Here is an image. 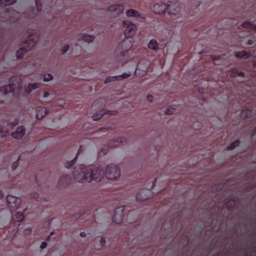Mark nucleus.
Instances as JSON below:
<instances>
[{
	"instance_id": "1",
	"label": "nucleus",
	"mask_w": 256,
	"mask_h": 256,
	"mask_svg": "<svg viewBox=\"0 0 256 256\" xmlns=\"http://www.w3.org/2000/svg\"><path fill=\"white\" fill-rule=\"evenodd\" d=\"M104 172L102 166L85 168L80 166L74 172L73 178L76 182H100L104 178Z\"/></svg>"
},
{
	"instance_id": "2",
	"label": "nucleus",
	"mask_w": 256,
	"mask_h": 256,
	"mask_svg": "<svg viewBox=\"0 0 256 256\" xmlns=\"http://www.w3.org/2000/svg\"><path fill=\"white\" fill-rule=\"evenodd\" d=\"M27 32L28 34V40L26 42H24L22 45V47L16 52V56L18 59L22 58L26 52L32 49L38 40V34L35 30L28 28L27 30Z\"/></svg>"
},
{
	"instance_id": "3",
	"label": "nucleus",
	"mask_w": 256,
	"mask_h": 256,
	"mask_svg": "<svg viewBox=\"0 0 256 256\" xmlns=\"http://www.w3.org/2000/svg\"><path fill=\"white\" fill-rule=\"evenodd\" d=\"M22 89V80L17 77H12L10 78V83L9 85L0 88V96H3L12 92H14V94L17 96L21 93Z\"/></svg>"
},
{
	"instance_id": "4",
	"label": "nucleus",
	"mask_w": 256,
	"mask_h": 256,
	"mask_svg": "<svg viewBox=\"0 0 256 256\" xmlns=\"http://www.w3.org/2000/svg\"><path fill=\"white\" fill-rule=\"evenodd\" d=\"M121 175V171L118 166L114 164L107 165L105 168L104 176L108 180H117Z\"/></svg>"
},
{
	"instance_id": "5",
	"label": "nucleus",
	"mask_w": 256,
	"mask_h": 256,
	"mask_svg": "<svg viewBox=\"0 0 256 256\" xmlns=\"http://www.w3.org/2000/svg\"><path fill=\"white\" fill-rule=\"evenodd\" d=\"M124 28V34L126 38H131L136 33V26L129 20H124L122 22Z\"/></svg>"
},
{
	"instance_id": "6",
	"label": "nucleus",
	"mask_w": 256,
	"mask_h": 256,
	"mask_svg": "<svg viewBox=\"0 0 256 256\" xmlns=\"http://www.w3.org/2000/svg\"><path fill=\"white\" fill-rule=\"evenodd\" d=\"M124 10V7L121 4L111 5L105 10L110 18H116L121 15Z\"/></svg>"
},
{
	"instance_id": "7",
	"label": "nucleus",
	"mask_w": 256,
	"mask_h": 256,
	"mask_svg": "<svg viewBox=\"0 0 256 256\" xmlns=\"http://www.w3.org/2000/svg\"><path fill=\"white\" fill-rule=\"evenodd\" d=\"M150 62L148 60H141L138 63L134 73L141 76H144L149 69Z\"/></svg>"
},
{
	"instance_id": "8",
	"label": "nucleus",
	"mask_w": 256,
	"mask_h": 256,
	"mask_svg": "<svg viewBox=\"0 0 256 256\" xmlns=\"http://www.w3.org/2000/svg\"><path fill=\"white\" fill-rule=\"evenodd\" d=\"M181 12V8L178 3L170 2L166 6V15L176 16Z\"/></svg>"
},
{
	"instance_id": "9",
	"label": "nucleus",
	"mask_w": 256,
	"mask_h": 256,
	"mask_svg": "<svg viewBox=\"0 0 256 256\" xmlns=\"http://www.w3.org/2000/svg\"><path fill=\"white\" fill-rule=\"evenodd\" d=\"M6 202L8 206L13 210L18 209L20 207L21 200L20 198L12 194L6 196Z\"/></svg>"
},
{
	"instance_id": "10",
	"label": "nucleus",
	"mask_w": 256,
	"mask_h": 256,
	"mask_svg": "<svg viewBox=\"0 0 256 256\" xmlns=\"http://www.w3.org/2000/svg\"><path fill=\"white\" fill-rule=\"evenodd\" d=\"M132 46V40L125 38L118 44L116 50L124 53L128 52Z\"/></svg>"
},
{
	"instance_id": "11",
	"label": "nucleus",
	"mask_w": 256,
	"mask_h": 256,
	"mask_svg": "<svg viewBox=\"0 0 256 256\" xmlns=\"http://www.w3.org/2000/svg\"><path fill=\"white\" fill-rule=\"evenodd\" d=\"M152 192L150 189L144 188L141 190L136 196V200L138 202H142L148 200L152 196Z\"/></svg>"
},
{
	"instance_id": "12",
	"label": "nucleus",
	"mask_w": 256,
	"mask_h": 256,
	"mask_svg": "<svg viewBox=\"0 0 256 256\" xmlns=\"http://www.w3.org/2000/svg\"><path fill=\"white\" fill-rule=\"evenodd\" d=\"M166 5L162 2H158L154 4L151 7V10L154 13L158 14H162L166 15Z\"/></svg>"
},
{
	"instance_id": "13",
	"label": "nucleus",
	"mask_w": 256,
	"mask_h": 256,
	"mask_svg": "<svg viewBox=\"0 0 256 256\" xmlns=\"http://www.w3.org/2000/svg\"><path fill=\"white\" fill-rule=\"evenodd\" d=\"M95 36L93 34L86 33L81 34L79 38V42L82 44L92 43L94 40Z\"/></svg>"
},
{
	"instance_id": "14",
	"label": "nucleus",
	"mask_w": 256,
	"mask_h": 256,
	"mask_svg": "<svg viewBox=\"0 0 256 256\" xmlns=\"http://www.w3.org/2000/svg\"><path fill=\"white\" fill-rule=\"evenodd\" d=\"M124 208L123 207H119L115 210L112 218L114 222L119 224L122 221L124 218Z\"/></svg>"
},
{
	"instance_id": "15",
	"label": "nucleus",
	"mask_w": 256,
	"mask_h": 256,
	"mask_svg": "<svg viewBox=\"0 0 256 256\" xmlns=\"http://www.w3.org/2000/svg\"><path fill=\"white\" fill-rule=\"evenodd\" d=\"M26 133V128L23 126H18L16 132L12 133L11 136L14 139H21Z\"/></svg>"
},
{
	"instance_id": "16",
	"label": "nucleus",
	"mask_w": 256,
	"mask_h": 256,
	"mask_svg": "<svg viewBox=\"0 0 256 256\" xmlns=\"http://www.w3.org/2000/svg\"><path fill=\"white\" fill-rule=\"evenodd\" d=\"M126 15L128 18H145V17L142 16L138 11L133 9H130L126 10Z\"/></svg>"
},
{
	"instance_id": "17",
	"label": "nucleus",
	"mask_w": 256,
	"mask_h": 256,
	"mask_svg": "<svg viewBox=\"0 0 256 256\" xmlns=\"http://www.w3.org/2000/svg\"><path fill=\"white\" fill-rule=\"evenodd\" d=\"M36 117L38 118H42L48 112V110L44 106H38L36 110Z\"/></svg>"
},
{
	"instance_id": "18",
	"label": "nucleus",
	"mask_w": 256,
	"mask_h": 256,
	"mask_svg": "<svg viewBox=\"0 0 256 256\" xmlns=\"http://www.w3.org/2000/svg\"><path fill=\"white\" fill-rule=\"evenodd\" d=\"M148 47L149 48L154 50H156L159 48L157 41L154 39L150 40L148 44Z\"/></svg>"
},
{
	"instance_id": "19",
	"label": "nucleus",
	"mask_w": 256,
	"mask_h": 256,
	"mask_svg": "<svg viewBox=\"0 0 256 256\" xmlns=\"http://www.w3.org/2000/svg\"><path fill=\"white\" fill-rule=\"evenodd\" d=\"M251 56L250 54L246 52L245 51H242L240 52H237L235 54V56L238 58H248Z\"/></svg>"
},
{
	"instance_id": "20",
	"label": "nucleus",
	"mask_w": 256,
	"mask_h": 256,
	"mask_svg": "<svg viewBox=\"0 0 256 256\" xmlns=\"http://www.w3.org/2000/svg\"><path fill=\"white\" fill-rule=\"evenodd\" d=\"M38 88V84L36 83L30 84L26 88V92L27 94L30 93L33 90Z\"/></svg>"
},
{
	"instance_id": "21",
	"label": "nucleus",
	"mask_w": 256,
	"mask_h": 256,
	"mask_svg": "<svg viewBox=\"0 0 256 256\" xmlns=\"http://www.w3.org/2000/svg\"><path fill=\"white\" fill-rule=\"evenodd\" d=\"M16 0H0V6L5 7L14 4Z\"/></svg>"
},
{
	"instance_id": "22",
	"label": "nucleus",
	"mask_w": 256,
	"mask_h": 256,
	"mask_svg": "<svg viewBox=\"0 0 256 256\" xmlns=\"http://www.w3.org/2000/svg\"><path fill=\"white\" fill-rule=\"evenodd\" d=\"M122 139L118 138L116 140H112L109 144V145L112 147L119 146L122 145Z\"/></svg>"
},
{
	"instance_id": "23",
	"label": "nucleus",
	"mask_w": 256,
	"mask_h": 256,
	"mask_svg": "<svg viewBox=\"0 0 256 256\" xmlns=\"http://www.w3.org/2000/svg\"><path fill=\"white\" fill-rule=\"evenodd\" d=\"M103 110H101L100 112H96L94 114L92 117L94 120H98L100 119L103 115L104 114V112Z\"/></svg>"
},
{
	"instance_id": "24",
	"label": "nucleus",
	"mask_w": 256,
	"mask_h": 256,
	"mask_svg": "<svg viewBox=\"0 0 256 256\" xmlns=\"http://www.w3.org/2000/svg\"><path fill=\"white\" fill-rule=\"evenodd\" d=\"M78 156V154L75 156V157L70 161H68L65 163L66 168H69L71 166H72L76 162V158Z\"/></svg>"
},
{
	"instance_id": "25",
	"label": "nucleus",
	"mask_w": 256,
	"mask_h": 256,
	"mask_svg": "<svg viewBox=\"0 0 256 256\" xmlns=\"http://www.w3.org/2000/svg\"><path fill=\"white\" fill-rule=\"evenodd\" d=\"M240 142L239 140H236L232 143L231 144L227 147L228 150H232L234 149L235 148L238 146L240 145Z\"/></svg>"
},
{
	"instance_id": "26",
	"label": "nucleus",
	"mask_w": 256,
	"mask_h": 256,
	"mask_svg": "<svg viewBox=\"0 0 256 256\" xmlns=\"http://www.w3.org/2000/svg\"><path fill=\"white\" fill-rule=\"evenodd\" d=\"M16 220L18 222H22L24 220V215L22 212H18L16 214Z\"/></svg>"
},
{
	"instance_id": "27",
	"label": "nucleus",
	"mask_w": 256,
	"mask_h": 256,
	"mask_svg": "<svg viewBox=\"0 0 256 256\" xmlns=\"http://www.w3.org/2000/svg\"><path fill=\"white\" fill-rule=\"evenodd\" d=\"M53 78V76L51 74H46L44 75L43 80L44 82H48Z\"/></svg>"
},
{
	"instance_id": "28",
	"label": "nucleus",
	"mask_w": 256,
	"mask_h": 256,
	"mask_svg": "<svg viewBox=\"0 0 256 256\" xmlns=\"http://www.w3.org/2000/svg\"><path fill=\"white\" fill-rule=\"evenodd\" d=\"M36 12L38 13L42 11V4L40 0H36Z\"/></svg>"
},
{
	"instance_id": "29",
	"label": "nucleus",
	"mask_w": 256,
	"mask_h": 256,
	"mask_svg": "<svg viewBox=\"0 0 256 256\" xmlns=\"http://www.w3.org/2000/svg\"><path fill=\"white\" fill-rule=\"evenodd\" d=\"M130 73H127V72H124L121 74L116 75V77H121L122 80L124 79H126L130 77Z\"/></svg>"
},
{
	"instance_id": "30",
	"label": "nucleus",
	"mask_w": 256,
	"mask_h": 256,
	"mask_svg": "<svg viewBox=\"0 0 256 256\" xmlns=\"http://www.w3.org/2000/svg\"><path fill=\"white\" fill-rule=\"evenodd\" d=\"M104 114H108V115H116L118 114V111L116 110H106L104 111Z\"/></svg>"
},
{
	"instance_id": "31",
	"label": "nucleus",
	"mask_w": 256,
	"mask_h": 256,
	"mask_svg": "<svg viewBox=\"0 0 256 256\" xmlns=\"http://www.w3.org/2000/svg\"><path fill=\"white\" fill-rule=\"evenodd\" d=\"M115 80L114 79V77L113 76H106L104 80V84H106L108 82H114Z\"/></svg>"
},
{
	"instance_id": "32",
	"label": "nucleus",
	"mask_w": 256,
	"mask_h": 256,
	"mask_svg": "<svg viewBox=\"0 0 256 256\" xmlns=\"http://www.w3.org/2000/svg\"><path fill=\"white\" fill-rule=\"evenodd\" d=\"M70 48V46L68 44H66L64 45L62 50V54H65L66 52H67L68 51V50H69Z\"/></svg>"
},
{
	"instance_id": "33",
	"label": "nucleus",
	"mask_w": 256,
	"mask_h": 256,
	"mask_svg": "<svg viewBox=\"0 0 256 256\" xmlns=\"http://www.w3.org/2000/svg\"><path fill=\"white\" fill-rule=\"evenodd\" d=\"M174 109L173 108H167L165 111V113L168 114H170L174 112Z\"/></svg>"
},
{
	"instance_id": "34",
	"label": "nucleus",
	"mask_w": 256,
	"mask_h": 256,
	"mask_svg": "<svg viewBox=\"0 0 256 256\" xmlns=\"http://www.w3.org/2000/svg\"><path fill=\"white\" fill-rule=\"evenodd\" d=\"M18 160H17L16 161L14 162L12 164V169L13 170H15L16 169V168L18 167Z\"/></svg>"
},
{
	"instance_id": "35",
	"label": "nucleus",
	"mask_w": 256,
	"mask_h": 256,
	"mask_svg": "<svg viewBox=\"0 0 256 256\" xmlns=\"http://www.w3.org/2000/svg\"><path fill=\"white\" fill-rule=\"evenodd\" d=\"M47 246V243L46 242H42L41 244H40V248L42 249H44V248H46Z\"/></svg>"
},
{
	"instance_id": "36",
	"label": "nucleus",
	"mask_w": 256,
	"mask_h": 256,
	"mask_svg": "<svg viewBox=\"0 0 256 256\" xmlns=\"http://www.w3.org/2000/svg\"><path fill=\"white\" fill-rule=\"evenodd\" d=\"M66 179V176L61 177L60 180V183H61L62 184L64 182V180Z\"/></svg>"
},
{
	"instance_id": "37",
	"label": "nucleus",
	"mask_w": 256,
	"mask_h": 256,
	"mask_svg": "<svg viewBox=\"0 0 256 256\" xmlns=\"http://www.w3.org/2000/svg\"><path fill=\"white\" fill-rule=\"evenodd\" d=\"M148 100V102H152V96L151 95H148L147 96Z\"/></svg>"
},
{
	"instance_id": "38",
	"label": "nucleus",
	"mask_w": 256,
	"mask_h": 256,
	"mask_svg": "<svg viewBox=\"0 0 256 256\" xmlns=\"http://www.w3.org/2000/svg\"><path fill=\"white\" fill-rule=\"evenodd\" d=\"M156 180H157V178H156L154 179V182H152V186H151L152 188H154V186L156 185Z\"/></svg>"
},
{
	"instance_id": "39",
	"label": "nucleus",
	"mask_w": 256,
	"mask_h": 256,
	"mask_svg": "<svg viewBox=\"0 0 256 256\" xmlns=\"http://www.w3.org/2000/svg\"><path fill=\"white\" fill-rule=\"evenodd\" d=\"M106 240L104 238H102L100 240V244H102V246H104L105 244Z\"/></svg>"
},
{
	"instance_id": "40",
	"label": "nucleus",
	"mask_w": 256,
	"mask_h": 256,
	"mask_svg": "<svg viewBox=\"0 0 256 256\" xmlns=\"http://www.w3.org/2000/svg\"><path fill=\"white\" fill-rule=\"evenodd\" d=\"M50 95V94L48 92H45L44 93V96H43V97H44V98H46L48 97Z\"/></svg>"
},
{
	"instance_id": "41",
	"label": "nucleus",
	"mask_w": 256,
	"mask_h": 256,
	"mask_svg": "<svg viewBox=\"0 0 256 256\" xmlns=\"http://www.w3.org/2000/svg\"><path fill=\"white\" fill-rule=\"evenodd\" d=\"M113 77H114V80L116 79L118 80H122L121 77H116V76H113Z\"/></svg>"
},
{
	"instance_id": "42",
	"label": "nucleus",
	"mask_w": 256,
	"mask_h": 256,
	"mask_svg": "<svg viewBox=\"0 0 256 256\" xmlns=\"http://www.w3.org/2000/svg\"><path fill=\"white\" fill-rule=\"evenodd\" d=\"M99 102H100V100H96V101L94 102V104H93V106H95L96 104H98L99 103Z\"/></svg>"
},
{
	"instance_id": "43",
	"label": "nucleus",
	"mask_w": 256,
	"mask_h": 256,
	"mask_svg": "<svg viewBox=\"0 0 256 256\" xmlns=\"http://www.w3.org/2000/svg\"><path fill=\"white\" fill-rule=\"evenodd\" d=\"M238 74L240 76H244V72H240L238 73Z\"/></svg>"
},
{
	"instance_id": "44",
	"label": "nucleus",
	"mask_w": 256,
	"mask_h": 256,
	"mask_svg": "<svg viewBox=\"0 0 256 256\" xmlns=\"http://www.w3.org/2000/svg\"><path fill=\"white\" fill-rule=\"evenodd\" d=\"M86 233H85L84 232H81L80 233V236H82V237H83V236H86Z\"/></svg>"
},
{
	"instance_id": "45",
	"label": "nucleus",
	"mask_w": 256,
	"mask_h": 256,
	"mask_svg": "<svg viewBox=\"0 0 256 256\" xmlns=\"http://www.w3.org/2000/svg\"><path fill=\"white\" fill-rule=\"evenodd\" d=\"M3 196H4V193L2 192L0 189V197H2Z\"/></svg>"
},
{
	"instance_id": "46",
	"label": "nucleus",
	"mask_w": 256,
	"mask_h": 256,
	"mask_svg": "<svg viewBox=\"0 0 256 256\" xmlns=\"http://www.w3.org/2000/svg\"><path fill=\"white\" fill-rule=\"evenodd\" d=\"M218 59H220V58H219V57H217V58H213V60H218Z\"/></svg>"
},
{
	"instance_id": "47",
	"label": "nucleus",
	"mask_w": 256,
	"mask_h": 256,
	"mask_svg": "<svg viewBox=\"0 0 256 256\" xmlns=\"http://www.w3.org/2000/svg\"><path fill=\"white\" fill-rule=\"evenodd\" d=\"M6 134H8V132H6L2 136H6Z\"/></svg>"
},
{
	"instance_id": "48",
	"label": "nucleus",
	"mask_w": 256,
	"mask_h": 256,
	"mask_svg": "<svg viewBox=\"0 0 256 256\" xmlns=\"http://www.w3.org/2000/svg\"><path fill=\"white\" fill-rule=\"evenodd\" d=\"M248 44H252V40H249L248 42Z\"/></svg>"
},
{
	"instance_id": "49",
	"label": "nucleus",
	"mask_w": 256,
	"mask_h": 256,
	"mask_svg": "<svg viewBox=\"0 0 256 256\" xmlns=\"http://www.w3.org/2000/svg\"><path fill=\"white\" fill-rule=\"evenodd\" d=\"M50 234H53V232H51L50 233Z\"/></svg>"
},
{
	"instance_id": "50",
	"label": "nucleus",
	"mask_w": 256,
	"mask_h": 256,
	"mask_svg": "<svg viewBox=\"0 0 256 256\" xmlns=\"http://www.w3.org/2000/svg\"><path fill=\"white\" fill-rule=\"evenodd\" d=\"M28 230L29 232H30V231H31V230H30V229H28Z\"/></svg>"
},
{
	"instance_id": "51",
	"label": "nucleus",
	"mask_w": 256,
	"mask_h": 256,
	"mask_svg": "<svg viewBox=\"0 0 256 256\" xmlns=\"http://www.w3.org/2000/svg\"><path fill=\"white\" fill-rule=\"evenodd\" d=\"M254 62L255 64H256V60H254Z\"/></svg>"
},
{
	"instance_id": "52",
	"label": "nucleus",
	"mask_w": 256,
	"mask_h": 256,
	"mask_svg": "<svg viewBox=\"0 0 256 256\" xmlns=\"http://www.w3.org/2000/svg\"><path fill=\"white\" fill-rule=\"evenodd\" d=\"M18 124V122H16L15 124V125H16Z\"/></svg>"
}]
</instances>
